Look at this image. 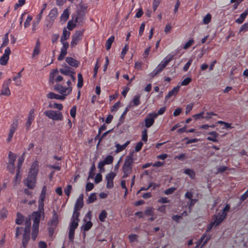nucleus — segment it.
<instances>
[{"instance_id":"nucleus-34","label":"nucleus","mask_w":248,"mask_h":248,"mask_svg":"<svg viewBox=\"0 0 248 248\" xmlns=\"http://www.w3.org/2000/svg\"><path fill=\"white\" fill-rule=\"evenodd\" d=\"M40 43L38 39L33 52V56L38 55L40 53Z\"/></svg>"},{"instance_id":"nucleus-53","label":"nucleus","mask_w":248,"mask_h":248,"mask_svg":"<svg viewBox=\"0 0 248 248\" xmlns=\"http://www.w3.org/2000/svg\"><path fill=\"white\" fill-rule=\"evenodd\" d=\"M78 221L75 220V219H73L70 223L69 228L73 229L74 230L77 229L78 225Z\"/></svg>"},{"instance_id":"nucleus-33","label":"nucleus","mask_w":248,"mask_h":248,"mask_svg":"<svg viewBox=\"0 0 248 248\" xmlns=\"http://www.w3.org/2000/svg\"><path fill=\"white\" fill-rule=\"evenodd\" d=\"M78 82L77 84V87L78 88L80 89L82 88L83 85V78L81 73H78Z\"/></svg>"},{"instance_id":"nucleus-18","label":"nucleus","mask_w":248,"mask_h":248,"mask_svg":"<svg viewBox=\"0 0 248 248\" xmlns=\"http://www.w3.org/2000/svg\"><path fill=\"white\" fill-rule=\"evenodd\" d=\"M67 95V94H63L62 95L57 94L53 92H49L47 93L46 96L49 99H56L61 100H63L65 99V96Z\"/></svg>"},{"instance_id":"nucleus-56","label":"nucleus","mask_w":248,"mask_h":248,"mask_svg":"<svg viewBox=\"0 0 248 248\" xmlns=\"http://www.w3.org/2000/svg\"><path fill=\"white\" fill-rule=\"evenodd\" d=\"M34 119L28 117L27 121L25 123V127L27 130H29L30 129L32 122Z\"/></svg>"},{"instance_id":"nucleus-1","label":"nucleus","mask_w":248,"mask_h":248,"mask_svg":"<svg viewBox=\"0 0 248 248\" xmlns=\"http://www.w3.org/2000/svg\"><path fill=\"white\" fill-rule=\"evenodd\" d=\"M174 55L170 54L162 61L161 63L157 65L155 69L149 74L151 78H153L160 74L169 63L174 59Z\"/></svg>"},{"instance_id":"nucleus-62","label":"nucleus","mask_w":248,"mask_h":248,"mask_svg":"<svg viewBox=\"0 0 248 248\" xmlns=\"http://www.w3.org/2000/svg\"><path fill=\"white\" fill-rule=\"evenodd\" d=\"M102 180V176L101 173H98L96 174L95 179L94 182L96 184H98Z\"/></svg>"},{"instance_id":"nucleus-38","label":"nucleus","mask_w":248,"mask_h":248,"mask_svg":"<svg viewBox=\"0 0 248 248\" xmlns=\"http://www.w3.org/2000/svg\"><path fill=\"white\" fill-rule=\"evenodd\" d=\"M18 124V122L17 120H15L13 124L11 125V127L10 128L9 132H12L14 134L15 130L16 129L17 127V125Z\"/></svg>"},{"instance_id":"nucleus-44","label":"nucleus","mask_w":248,"mask_h":248,"mask_svg":"<svg viewBox=\"0 0 248 248\" xmlns=\"http://www.w3.org/2000/svg\"><path fill=\"white\" fill-rule=\"evenodd\" d=\"M9 32L6 33L3 39L2 43L1 45L0 48L6 46L9 43V38H8Z\"/></svg>"},{"instance_id":"nucleus-37","label":"nucleus","mask_w":248,"mask_h":248,"mask_svg":"<svg viewBox=\"0 0 248 248\" xmlns=\"http://www.w3.org/2000/svg\"><path fill=\"white\" fill-rule=\"evenodd\" d=\"M23 220H24L23 216L21 214L18 212L17 213V218L16 220V224H17L18 225H21L22 224Z\"/></svg>"},{"instance_id":"nucleus-36","label":"nucleus","mask_w":248,"mask_h":248,"mask_svg":"<svg viewBox=\"0 0 248 248\" xmlns=\"http://www.w3.org/2000/svg\"><path fill=\"white\" fill-rule=\"evenodd\" d=\"M93 223L91 221H87L85 224H83L81 227L84 231L86 232L89 231L92 227Z\"/></svg>"},{"instance_id":"nucleus-6","label":"nucleus","mask_w":248,"mask_h":248,"mask_svg":"<svg viewBox=\"0 0 248 248\" xmlns=\"http://www.w3.org/2000/svg\"><path fill=\"white\" fill-rule=\"evenodd\" d=\"M44 115L54 121H61L63 119L62 112L54 110H46L44 112Z\"/></svg>"},{"instance_id":"nucleus-52","label":"nucleus","mask_w":248,"mask_h":248,"mask_svg":"<svg viewBox=\"0 0 248 248\" xmlns=\"http://www.w3.org/2000/svg\"><path fill=\"white\" fill-rule=\"evenodd\" d=\"M43 10H44V9H42L40 11L39 14L37 16V19L36 21H33V26H35V24L38 25L39 24V23L40 21L41 20V19L42 18V14H43Z\"/></svg>"},{"instance_id":"nucleus-58","label":"nucleus","mask_w":248,"mask_h":248,"mask_svg":"<svg viewBox=\"0 0 248 248\" xmlns=\"http://www.w3.org/2000/svg\"><path fill=\"white\" fill-rule=\"evenodd\" d=\"M32 17L31 16L29 15L27 16L26 20L24 24V26L25 28H27L28 27H29L30 26V22L32 20Z\"/></svg>"},{"instance_id":"nucleus-30","label":"nucleus","mask_w":248,"mask_h":248,"mask_svg":"<svg viewBox=\"0 0 248 248\" xmlns=\"http://www.w3.org/2000/svg\"><path fill=\"white\" fill-rule=\"evenodd\" d=\"M114 36H111L106 41V47L107 50H109L111 46V45L114 41Z\"/></svg>"},{"instance_id":"nucleus-59","label":"nucleus","mask_w":248,"mask_h":248,"mask_svg":"<svg viewBox=\"0 0 248 248\" xmlns=\"http://www.w3.org/2000/svg\"><path fill=\"white\" fill-rule=\"evenodd\" d=\"M204 114V112H202L200 113L194 114L192 116V117L195 120H199L203 118V114Z\"/></svg>"},{"instance_id":"nucleus-5","label":"nucleus","mask_w":248,"mask_h":248,"mask_svg":"<svg viewBox=\"0 0 248 248\" xmlns=\"http://www.w3.org/2000/svg\"><path fill=\"white\" fill-rule=\"evenodd\" d=\"M134 153H131L128 155L124 161V165L122 167V170L126 171H132Z\"/></svg>"},{"instance_id":"nucleus-46","label":"nucleus","mask_w":248,"mask_h":248,"mask_svg":"<svg viewBox=\"0 0 248 248\" xmlns=\"http://www.w3.org/2000/svg\"><path fill=\"white\" fill-rule=\"evenodd\" d=\"M144 214L146 216H153L154 215V208L148 207L144 211Z\"/></svg>"},{"instance_id":"nucleus-39","label":"nucleus","mask_w":248,"mask_h":248,"mask_svg":"<svg viewBox=\"0 0 248 248\" xmlns=\"http://www.w3.org/2000/svg\"><path fill=\"white\" fill-rule=\"evenodd\" d=\"M107 213L105 210H102L99 215V219L101 222H104L107 217Z\"/></svg>"},{"instance_id":"nucleus-41","label":"nucleus","mask_w":248,"mask_h":248,"mask_svg":"<svg viewBox=\"0 0 248 248\" xmlns=\"http://www.w3.org/2000/svg\"><path fill=\"white\" fill-rule=\"evenodd\" d=\"M23 70H24V68H22V70H21V71L18 72L17 74V75L16 77H14L13 78V80L14 81H16V84L17 86L19 85L20 84L21 80H17V79H18V78H20L21 77V76H22V75H21V72H22Z\"/></svg>"},{"instance_id":"nucleus-55","label":"nucleus","mask_w":248,"mask_h":248,"mask_svg":"<svg viewBox=\"0 0 248 248\" xmlns=\"http://www.w3.org/2000/svg\"><path fill=\"white\" fill-rule=\"evenodd\" d=\"M184 172L189 175L191 178H193L195 175L194 171L190 169H187L185 170Z\"/></svg>"},{"instance_id":"nucleus-22","label":"nucleus","mask_w":248,"mask_h":248,"mask_svg":"<svg viewBox=\"0 0 248 248\" xmlns=\"http://www.w3.org/2000/svg\"><path fill=\"white\" fill-rule=\"evenodd\" d=\"M180 89V86H177L176 87L173 88L171 91H170L167 95L165 97V99L167 100L169 98H170L171 96L173 95H175Z\"/></svg>"},{"instance_id":"nucleus-15","label":"nucleus","mask_w":248,"mask_h":248,"mask_svg":"<svg viewBox=\"0 0 248 248\" xmlns=\"http://www.w3.org/2000/svg\"><path fill=\"white\" fill-rule=\"evenodd\" d=\"M52 217L47 224L49 226L56 227L58 224V215L55 210H53L52 212Z\"/></svg>"},{"instance_id":"nucleus-32","label":"nucleus","mask_w":248,"mask_h":248,"mask_svg":"<svg viewBox=\"0 0 248 248\" xmlns=\"http://www.w3.org/2000/svg\"><path fill=\"white\" fill-rule=\"evenodd\" d=\"M16 155L12 152L10 151L8 154L9 164H15V161L16 160Z\"/></svg>"},{"instance_id":"nucleus-20","label":"nucleus","mask_w":248,"mask_h":248,"mask_svg":"<svg viewBox=\"0 0 248 248\" xmlns=\"http://www.w3.org/2000/svg\"><path fill=\"white\" fill-rule=\"evenodd\" d=\"M227 214L224 213L219 214L218 216H216L214 221L216 224V227L220 225L223 220L226 218Z\"/></svg>"},{"instance_id":"nucleus-13","label":"nucleus","mask_w":248,"mask_h":248,"mask_svg":"<svg viewBox=\"0 0 248 248\" xmlns=\"http://www.w3.org/2000/svg\"><path fill=\"white\" fill-rule=\"evenodd\" d=\"M62 47L61 48L60 54L58 57L59 61H62L64 59V57L67 54V49L69 47L68 42L62 43Z\"/></svg>"},{"instance_id":"nucleus-24","label":"nucleus","mask_w":248,"mask_h":248,"mask_svg":"<svg viewBox=\"0 0 248 248\" xmlns=\"http://www.w3.org/2000/svg\"><path fill=\"white\" fill-rule=\"evenodd\" d=\"M248 15V11L246 10L240 15L239 18L235 20V22L238 24H242Z\"/></svg>"},{"instance_id":"nucleus-47","label":"nucleus","mask_w":248,"mask_h":248,"mask_svg":"<svg viewBox=\"0 0 248 248\" xmlns=\"http://www.w3.org/2000/svg\"><path fill=\"white\" fill-rule=\"evenodd\" d=\"M212 16L210 14H207L203 18V23L204 24H208L211 20Z\"/></svg>"},{"instance_id":"nucleus-28","label":"nucleus","mask_w":248,"mask_h":248,"mask_svg":"<svg viewBox=\"0 0 248 248\" xmlns=\"http://www.w3.org/2000/svg\"><path fill=\"white\" fill-rule=\"evenodd\" d=\"M130 143V141H127L124 144L121 145L119 144H117L116 145V150L115 152L116 153H119L121 151L124 150L126 147Z\"/></svg>"},{"instance_id":"nucleus-35","label":"nucleus","mask_w":248,"mask_h":248,"mask_svg":"<svg viewBox=\"0 0 248 248\" xmlns=\"http://www.w3.org/2000/svg\"><path fill=\"white\" fill-rule=\"evenodd\" d=\"M97 199L96 193H91L87 200V203L90 204L94 202Z\"/></svg>"},{"instance_id":"nucleus-42","label":"nucleus","mask_w":248,"mask_h":248,"mask_svg":"<svg viewBox=\"0 0 248 248\" xmlns=\"http://www.w3.org/2000/svg\"><path fill=\"white\" fill-rule=\"evenodd\" d=\"M9 57L5 56V55H2L0 58V64L2 65H5L7 64L8 61L9 60Z\"/></svg>"},{"instance_id":"nucleus-49","label":"nucleus","mask_w":248,"mask_h":248,"mask_svg":"<svg viewBox=\"0 0 248 248\" xmlns=\"http://www.w3.org/2000/svg\"><path fill=\"white\" fill-rule=\"evenodd\" d=\"M75 230L73 229L69 228L68 237L70 241L73 242L74 239Z\"/></svg>"},{"instance_id":"nucleus-64","label":"nucleus","mask_w":248,"mask_h":248,"mask_svg":"<svg viewBox=\"0 0 248 248\" xmlns=\"http://www.w3.org/2000/svg\"><path fill=\"white\" fill-rule=\"evenodd\" d=\"M76 25L75 23H73L72 20H70L67 23V28L69 30L72 31L76 27Z\"/></svg>"},{"instance_id":"nucleus-29","label":"nucleus","mask_w":248,"mask_h":248,"mask_svg":"<svg viewBox=\"0 0 248 248\" xmlns=\"http://www.w3.org/2000/svg\"><path fill=\"white\" fill-rule=\"evenodd\" d=\"M131 107V105L130 104H129L125 108L122 114L121 115V116L119 119V122H120L119 124L123 123L124 119V116L126 114L127 112L129 110Z\"/></svg>"},{"instance_id":"nucleus-19","label":"nucleus","mask_w":248,"mask_h":248,"mask_svg":"<svg viewBox=\"0 0 248 248\" xmlns=\"http://www.w3.org/2000/svg\"><path fill=\"white\" fill-rule=\"evenodd\" d=\"M65 61L70 66L75 68L78 67L79 64V62L70 57H66Z\"/></svg>"},{"instance_id":"nucleus-12","label":"nucleus","mask_w":248,"mask_h":248,"mask_svg":"<svg viewBox=\"0 0 248 248\" xmlns=\"http://www.w3.org/2000/svg\"><path fill=\"white\" fill-rule=\"evenodd\" d=\"M36 179L34 178H27L24 180V185L28 187L29 189H33L35 187Z\"/></svg>"},{"instance_id":"nucleus-51","label":"nucleus","mask_w":248,"mask_h":248,"mask_svg":"<svg viewBox=\"0 0 248 248\" xmlns=\"http://www.w3.org/2000/svg\"><path fill=\"white\" fill-rule=\"evenodd\" d=\"M128 47H129L128 44H126L125 45L124 47L123 48L122 51L121 52V58L122 59H124V57L125 55L126 54V52L128 49Z\"/></svg>"},{"instance_id":"nucleus-48","label":"nucleus","mask_w":248,"mask_h":248,"mask_svg":"<svg viewBox=\"0 0 248 248\" xmlns=\"http://www.w3.org/2000/svg\"><path fill=\"white\" fill-rule=\"evenodd\" d=\"M198 201L197 199H191L190 200V201L188 202V209H189V212H190L191 210L194 206V205Z\"/></svg>"},{"instance_id":"nucleus-60","label":"nucleus","mask_w":248,"mask_h":248,"mask_svg":"<svg viewBox=\"0 0 248 248\" xmlns=\"http://www.w3.org/2000/svg\"><path fill=\"white\" fill-rule=\"evenodd\" d=\"M142 140L146 142L148 140V136H147V130L146 129H144L142 131Z\"/></svg>"},{"instance_id":"nucleus-40","label":"nucleus","mask_w":248,"mask_h":248,"mask_svg":"<svg viewBox=\"0 0 248 248\" xmlns=\"http://www.w3.org/2000/svg\"><path fill=\"white\" fill-rule=\"evenodd\" d=\"M95 166L94 163H93L89 171L88 179L90 178L93 179L95 175L94 171L95 170Z\"/></svg>"},{"instance_id":"nucleus-26","label":"nucleus","mask_w":248,"mask_h":248,"mask_svg":"<svg viewBox=\"0 0 248 248\" xmlns=\"http://www.w3.org/2000/svg\"><path fill=\"white\" fill-rule=\"evenodd\" d=\"M58 15V10L56 8H54L50 11L48 14V17L50 20H54Z\"/></svg>"},{"instance_id":"nucleus-9","label":"nucleus","mask_w":248,"mask_h":248,"mask_svg":"<svg viewBox=\"0 0 248 248\" xmlns=\"http://www.w3.org/2000/svg\"><path fill=\"white\" fill-rule=\"evenodd\" d=\"M11 83V80L10 78H8L7 80L4 81L1 91V94L6 96H9L10 95L11 92L9 88V86Z\"/></svg>"},{"instance_id":"nucleus-43","label":"nucleus","mask_w":248,"mask_h":248,"mask_svg":"<svg viewBox=\"0 0 248 248\" xmlns=\"http://www.w3.org/2000/svg\"><path fill=\"white\" fill-rule=\"evenodd\" d=\"M83 202H81L77 200L74 206L75 210H80V209L83 207Z\"/></svg>"},{"instance_id":"nucleus-4","label":"nucleus","mask_w":248,"mask_h":248,"mask_svg":"<svg viewBox=\"0 0 248 248\" xmlns=\"http://www.w3.org/2000/svg\"><path fill=\"white\" fill-rule=\"evenodd\" d=\"M31 226V221L29 219L27 220L25 222V228L24 230V233L23 235V239L22 244L24 248H26L30 240V227Z\"/></svg>"},{"instance_id":"nucleus-11","label":"nucleus","mask_w":248,"mask_h":248,"mask_svg":"<svg viewBox=\"0 0 248 248\" xmlns=\"http://www.w3.org/2000/svg\"><path fill=\"white\" fill-rule=\"evenodd\" d=\"M116 176V174L113 172L107 174L106 176V179L107 181L106 187L107 188H111L113 187V179Z\"/></svg>"},{"instance_id":"nucleus-50","label":"nucleus","mask_w":248,"mask_h":248,"mask_svg":"<svg viewBox=\"0 0 248 248\" xmlns=\"http://www.w3.org/2000/svg\"><path fill=\"white\" fill-rule=\"evenodd\" d=\"M166 109V107H162L161 108H160L158 112L157 113H152L153 114V115H154V117H157L158 115H162L165 111Z\"/></svg>"},{"instance_id":"nucleus-57","label":"nucleus","mask_w":248,"mask_h":248,"mask_svg":"<svg viewBox=\"0 0 248 248\" xmlns=\"http://www.w3.org/2000/svg\"><path fill=\"white\" fill-rule=\"evenodd\" d=\"M247 31H248V22L245 23L241 26L239 33H240L241 32H244Z\"/></svg>"},{"instance_id":"nucleus-10","label":"nucleus","mask_w":248,"mask_h":248,"mask_svg":"<svg viewBox=\"0 0 248 248\" xmlns=\"http://www.w3.org/2000/svg\"><path fill=\"white\" fill-rule=\"evenodd\" d=\"M54 90L62 94H65V92L68 90L67 95L71 93L72 87H64L60 84H57L54 86Z\"/></svg>"},{"instance_id":"nucleus-31","label":"nucleus","mask_w":248,"mask_h":248,"mask_svg":"<svg viewBox=\"0 0 248 248\" xmlns=\"http://www.w3.org/2000/svg\"><path fill=\"white\" fill-rule=\"evenodd\" d=\"M59 71L57 69H53V71L50 73L49 76V83L53 84H54V78L55 76L58 74Z\"/></svg>"},{"instance_id":"nucleus-2","label":"nucleus","mask_w":248,"mask_h":248,"mask_svg":"<svg viewBox=\"0 0 248 248\" xmlns=\"http://www.w3.org/2000/svg\"><path fill=\"white\" fill-rule=\"evenodd\" d=\"M33 220V226H39L41 218L44 219L45 218L44 207L38 206V209L36 211H33L31 215Z\"/></svg>"},{"instance_id":"nucleus-23","label":"nucleus","mask_w":248,"mask_h":248,"mask_svg":"<svg viewBox=\"0 0 248 248\" xmlns=\"http://www.w3.org/2000/svg\"><path fill=\"white\" fill-rule=\"evenodd\" d=\"M70 35V31H67L66 28H64L62 31V35L61 38V42L62 43H66V42H65V41L67 40L69 38Z\"/></svg>"},{"instance_id":"nucleus-21","label":"nucleus","mask_w":248,"mask_h":248,"mask_svg":"<svg viewBox=\"0 0 248 248\" xmlns=\"http://www.w3.org/2000/svg\"><path fill=\"white\" fill-rule=\"evenodd\" d=\"M208 135L211 136L207 137L206 139L208 140L212 141L213 142H218V140L217 139V138L219 136L218 133L215 131H212L209 132Z\"/></svg>"},{"instance_id":"nucleus-54","label":"nucleus","mask_w":248,"mask_h":248,"mask_svg":"<svg viewBox=\"0 0 248 248\" xmlns=\"http://www.w3.org/2000/svg\"><path fill=\"white\" fill-rule=\"evenodd\" d=\"M140 94L134 97L133 100L134 106H137L140 104Z\"/></svg>"},{"instance_id":"nucleus-3","label":"nucleus","mask_w":248,"mask_h":248,"mask_svg":"<svg viewBox=\"0 0 248 248\" xmlns=\"http://www.w3.org/2000/svg\"><path fill=\"white\" fill-rule=\"evenodd\" d=\"M79 9L77 11V16L74 19L75 22H82L84 16H85L86 13V9L87 8V5L85 4H83L81 1L79 4Z\"/></svg>"},{"instance_id":"nucleus-45","label":"nucleus","mask_w":248,"mask_h":248,"mask_svg":"<svg viewBox=\"0 0 248 248\" xmlns=\"http://www.w3.org/2000/svg\"><path fill=\"white\" fill-rule=\"evenodd\" d=\"M113 161V157L111 155H108L103 161L106 165H109L111 164Z\"/></svg>"},{"instance_id":"nucleus-17","label":"nucleus","mask_w":248,"mask_h":248,"mask_svg":"<svg viewBox=\"0 0 248 248\" xmlns=\"http://www.w3.org/2000/svg\"><path fill=\"white\" fill-rule=\"evenodd\" d=\"M154 116L152 113H149L148 117L145 119V125L147 128L150 127L154 124L156 117H154Z\"/></svg>"},{"instance_id":"nucleus-8","label":"nucleus","mask_w":248,"mask_h":248,"mask_svg":"<svg viewBox=\"0 0 248 248\" xmlns=\"http://www.w3.org/2000/svg\"><path fill=\"white\" fill-rule=\"evenodd\" d=\"M83 33V31H76L75 34H74L72 36V41L70 44L71 47L75 46L77 45L78 42L82 39Z\"/></svg>"},{"instance_id":"nucleus-27","label":"nucleus","mask_w":248,"mask_h":248,"mask_svg":"<svg viewBox=\"0 0 248 248\" xmlns=\"http://www.w3.org/2000/svg\"><path fill=\"white\" fill-rule=\"evenodd\" d=\"M69 16L68 9H65L61 16V20L65 22L67 20Z\"/></svg>"},{"instance_id":"nucleus-16","label":"nucleus","mask_w":248,"mask_h":248,"mask_svg":"<svg viewBox=\"0 0 248 248\" xmlns=\"http://www.w3.org/2000/svg\"><path fill=\"white\" fill-rule=\"evenodd\" d=\"M46 186H44L42 187L41 193L40 196L39 200L38 201V206L44 207V201L46 198Z\"/></svg>"},{"instance_id":"nucleus-25","label":"nucleus","mask_w":248,"mask_h":248,"mask_svg":"<svg viewBox=\"0 0 248 248\" xmlns=\"http://www.w3.org/2000/svg\"><path fill=\"white\" fill-rule=\"evenodd\" d=\"M39 231V226L32 225V233H31V239L34 241L35 240Z\"/></svg>"},{"instance_id":"nucleus-14","label":"nucleus","mask_w":248,"mask_h":248,"mask_svg":"<svg viewBox=\"0 0 248 248\" xmlns=\"http://www.w3.org/2000/svg\"><path fill=\"white\" fill-rule=\"evenodd\" d=\"M62 66H63V65ZM59 71L62 75L68 76L70 75H71V74H75L74 69L71 68V67L66 65V64H64V67L62 68H61L59 70Z\"/></svg>"},{"instance_id":"nucleus-7","label":"nucleus","mask_w":248,"mask_h":248,"mask_svg":"<svg viewBox=\"0 0 248 248\" xmlns=\"http://www.w3.org/2000/svg\"><path fill=\"white\" fill-rule=\"evenodd\" d=\"M38 172V165L37 162H33L31 168L30 169L28 176L30 178H34L36 179V176Z\"/></svg>"},{"instance_id":"nucleus-61","label":"nucleus","mask_w":248,"mask_h":248,"mask_svg":"<svg viewBox=\"0 0 248 248\" xmlns=\"http://www.w3.org/2000/svg\"><path fill=\"white\" fill-rule=\"evenodd\" d=\"M79 210H74L73 215H72V220L73 219H75V220L79 221V212H78Z\"/></svg>"},{"instance_id":"nucleus-63","label":"nucleus","mask_w":248,"mask_h":248,"mask_svg":"<svg viewBox=\"0 0 248 248\" xmlns=\"http://www.w3.org/2000/svg\"><path fill=\"white\" fill-rule=\"evenodd\" d=\"M76 110H77V107L76 106H73L70 109V115L73 118L76 117Z\"/></svg>"}]
</instances>
